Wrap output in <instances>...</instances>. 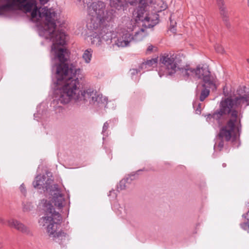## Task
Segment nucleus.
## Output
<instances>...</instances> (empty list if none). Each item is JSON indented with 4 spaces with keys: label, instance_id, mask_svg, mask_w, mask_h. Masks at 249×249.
Masks as SVG:
<instances>
[{
    "label": "nucleus",
    "instance_id": "obj_25",
    "mask_svg": "<svg viewBox=\"0 0 249 249\" xmlns=\"http://www.w3.org/2000/svg\"><path fill=\"white\" fill-rule=\"evenodd\" d=\"M157 51V48L156 46L150 44L148 45L146 49V53L147 54H150L152 53L156 52Z\"/></svg>",
    "mask_w": 249,
    "mask_h": 249
},
{
    "label": "nucleus",
    "instance_id": "obj_13",
    "mask_svg": "<svg viewBox=\"0 0 249 249\" xmlns=\"http://www.w3.org/2000/svg\"><path fill=\"white\" fill-rule=\"evenodd\" d=\"M7 224L10 228H14L22 233L28 234L30 232L28 227L16 219L11 218L7 220Z\"/></svg>",
    "mask_w": 249,
    "mask_h": 249
},
{
    "label": "nucleus",
    "instance_id": "obj_8",
    "mask_svg": "<svg viewBox=\"0 0 249 249\" xmlns=\"http://www.w3.org/2000/svg\"><path fill=\"white\" fill-rule=\"evenodd\" d=\"M128 2L131 5H136L137 4L142 5L139 6L137 11V18L139 20L145 22L146 26L152 27L159 22V15L156 13L149 14L147 10H150L151 7L145 3L146 0H127Z\"/></svg>",
    "mask_w": 249,
    "mask_h": 249
},
{
    "label": "nucleus",
    "instance_id": "obj_5",
    "mask_svg": "<svg viewBox=\"0 0 249 249\" xmlns=\"http://www.w3.org/2000/svg\"><path fill=\"white\" fill-rule=\"evenodd\" d=\"M237 94L238 96L234 99L227 98L224 100L221 101L219 110L215 112L213 115L209 114L207 115V120L211 118L216 120L219 119L224 114H230L231 111L235 110L244 103H247L246 106L249 105L248 98H249V91H247L245 87L240 88L238 89Z\"/></svg>",
    "mask_w": 249,
    "mask_h": 249
},
{
    "label": "nucleus",
    "instance_id": "obj_3",
    "mask_svg": "<svg viewBox=\"0 0 249 249\" xmlns=\"http://www.w3.org/2000/svg\"><path fill=\"white\" fill-rule=\"evenodd\" d=\"M79 82L78 75L71 79H69L63 84L59 90L57 100L62 104H67L71 100L85 103L89 102L90 104H99L105 101V98L96 91L89 89L80 90L78 88Z\"/></svg>",
    "mask_w": 249,
    "mask_h": 249
},
{
    "label": "nucleus",
    "instance_id": "obj_6",
    "mask_svg": "<svg viewBox=\"0 0 249 249\" xmlns=\"http://www.w3.org/2000/svg\"><path fill=\"white\" fill-rule=\"evenodd\" d=\"M41 205L46 216L42 217L39 222L43 226H46V232L49 237L52 238L58 233L57 230L62 217L59 213L54 211L53 206L47 200H43Z\"/></svg>",
    "mask_w": 249,
    "mask_h": 249
},
{
    "label": "nucleus",
    "instance_id": "obj_33",
    "mask_svg": "<svg viewBox=\"0 0 249 249\" xmlns=\"http://www.w3.org/2000/svg\"><path fill=\"white\" fill-rule=\"evenodd\" d=\"M40 0L41 4H45L49 1V0Z\"/></svg>",
    "mask_w": 249,
    "mask_h": 249
},
{
    "label": "nucleus",
    "instance_id": "obj_4",
    "mask_svg": "<svg viewBox=\"0 0 249 249\" xmlns=\"http://www.w3.org/2000/svg\"><path fill=\"white\" fill-rule=\"evenodd\" d=\"M3 4L0 6V15L7 16L16 10H20L25 13H31V19L37 22L43 18H39L38 15L44 8L37 9L35 0H2Z\"/></svg>",
    "mask_w": 249,
    "mask_h": 249
},
{
    "label": "nucleus",
    "instance_id": "obj_21",
    "mask_svg": "<svg viewBox=\"0 0 249 249\" xmlns=\"http://www.w3.org/2000/svg\"><path fill=\"white\" fill-rule=\"evenodd\" d=\"M102 40H103L100 34L97 35L91 38V43L96 46H99L101 44Z\"/></svg>",
    "mask_w": 249,
    "mask_h": 249
},
{
    "label": "nucleus",
    "instance_id": "obj_35",
    "mask_svg": "<svg viewBox=\"0 0 249 249\" xmlns=\"http://www.w3.org/2000/svg\"><path fill=\"white\" fill-rule=\"evenodd\" d=\"M2 244H1V243H0V249L1 248H2Z\"/></svg>",
    "mask_w": 249,
    "mask_h": 249
},
{
    "label": "nucleus",
    "instance_id": "obj_11",
    "mask_svg": "<svg viewBox=\"0 0 249 249\" xmlns=\"http://www.w3.org/2000/svg\"><path fill=\"white\" fill-rule=\"evenodd\" d=\"M50 192L53 196L52 201L55 207L60 209L65 205V200L64 196L60 193L58 185L54 184L51 186V189Z\"/></svg>",
    "mask_w": 249,
    "mask_h": 249
},
{
    "label": "nucleus",
    "instance_id": "obj_27",
    "mask_svg": "<svg viewBox=\"0 0 249 249\" xmlns=\"http://www.w3.org/2000/svg\"><path fill=\"white\" fill-rule=\"evenodd\" d=\"M215 50L216 52L219 53H223L224 52L223 48L219 45H217L216 46H215Z\"/></svg>",
    "mask_w": 249,
    "mask_h": 249
},
{
    "label": "nucleus",
    "instance_id": "obj_7",
    "mask_svg": "<svg viewBox=\"0 0 249 249\" xmlns=\"http://www.w3.org/2000/svg\"><path fill=\"white\" fill-rule=\"evenodd\" d=\"M230 113L229 120L220 129L218 137L220 139H224L226 141L233 142L238 139L240 135L238 124L240 119L238 116L237 110H233Z\"/></svg>",
    "mask_w": 249,
    "mask_h": 249
},
{
    "label": "nucleus",
    "instance_id": "obj_18",
    "mask_svg": "<svg viewBox=\"0 0 249 249\" xmlns=\"http://www.w3.org/2000/svg\"><path fill=\"white\" fill-rule=\"evenodd\" d=\"M92 50L91 49L86 50L83 55L82 58L86 63H89L92 57Z\"/></svg>",
    "mask_w": 249,
    "mask_h": 249
},
{
    "label": "nucleus",
    "instance_id": "obj_26",
    "mask_svg": "<svg viewBox=\"0 0 249 249\" xmlns=\"http://www.w3.org/2000/svg\"><path fill=\"white\" fill-rule=\"evenodd\" d=\"M172 15H171L170 18V30L171 32H172L173 33H176V29L175 28V26L176 25V22L173 21V20H172Z\"/></svg>",
    "mask_w": 249,
    "mask_h": 249
},
{
    "label": "nucleus",
    "instance_id": "obj_12",
    "mask_svg": "<svg viewBox=\"0 0 249 249\" xmlns=\"http://www.w3.org/2000/svg\"><path fill=\"white\" fill-rule=\"evenodd\" d=\"M46 177L45 176L38 175L37 176L34 181L33 184L35 188H40L41 187L43 188H46V190H50L51 189V186L50 185L52 183V179H48L45 182Z\"/></svg>",
    "mask_w": 249,
    "mask_h": 249
},
{
    "label": "nucleus",
    "instance_id": "obj_19",
    "mask_svg": "<svg viewBox=\"0 0 249 249\" xmlns=\"http://www.w3.org/2000/svg\"><path fill=\"white\" fill-rule=\"evenodd\" d=\"M158 59L157 58H152L143 62L142 64V68H144L145 69L148 68L153 66L157 63Z\"/></svg>",
    "mask_w": 249,
    "mask_h": 249
},
{
    "label": "nucleus",
    "instance_id": "obj_34",
    "mask_svg": "<svg viewBox=\"0 0 249 249\" xmlns=\"http://www.w3.org/2000/svg\"><path fill=\"white\" fill-rule=\"evenodd\" d=\"M0 223L4 224L5 223L4 220L2 218L0 217Z\"/></svg>",
    "mask_w": 249,
    "mask_h": 249
},
{
    "label": "nucleus",
    "instance_id": "obj_20",
    "mask_svg": "<svg viewBox=\"0 0 249 249\" xmlns=\"http://www.w3.org/2000/svg\"><path fill=\"white\" fill-rule=\"evenodd\" d=\"M203 87V89L202 90L200 96V100L201 101H203L206 97L208 96L210 94V90L209 89L210 88L206 86H204V84L202 85Z\"/></svg>",
    "mask_w": 249,
    "mask_h": 249
},
{
    "label": "nucleus",
    "instance_id": "obj_31",
    "mask_svg": "<svg viewBox=\"0 0 249 249\" xmlns=\"http://www.w3.org/2000/svg\"><path fill=\"white\" fill-rule=\"evenodd\" d=\"M108 125H109V124H108L107 122H106L104 124V126H103V132L106 131L107 129V128L108 127Z\"/></svg>",
    "mask_w": 249,
    "mask_h": 249
},
{
    "label": "nucleus",
    "instance_id": "obj_15",
    "mask_svg": "<svg viewBox=\"0 0 249 249\" xmlns=\"http://www.w3.org/2000/svg\"><path fill=\"white\" fill-rule=\"evenodd\" d=\"M216 3L219 7L220 13L221 16H223V20L226 22V25L228 26L229 23H228V17L226 8L225 6L224 2L223 0H216Z\"/></svg>",
    "mask_w": 249,
    "mask_h": 249
},
{
    "label": "nucleus",
    "instance_id": "obj_30",
    "mask_svg": "<svg viewBox=\"0 0 249 249\" xmlns=\"http://www.w3.org/2000/svg\"><path fill=\"white\" fill-rule=\"evenodd\" d=\"M139 71H140L139 70H138L137 69H133L130 70L131 74L132 75H134V74H138Z\"/></svg>",
    "mask_w": 249,
    "mask_h": 249
},
{
    "label": "nucleus",
    "instance_id": "obj_17",
    "mask_svg": "<svg viewBox=\"0 0 249 249\" xmlns=\"http://www.w3.org/2000/svg\"><path fill=\"white\" fill-rule=\"evenodd\" d=\"M124 0H111L110 2L111 7L118 10H120L124 7Z\"/></svg>",
    "mask_w": 249,
    "mask_h": 249
},
{
    "label": "nucleus",
    "instance_id": "obj_28",
    "mask_svg": "<svg viewBox=\"0 0 249 249\" xmlns=\"http://www.w3.org/2000/svg\"><path fill=\"white\" fill-rule=\"evenodd\" d=\"M19 190H20L21 193L22 194H23L24 195L26 194V187H25V185L24 184H22L20 186Z\"/></svg>",
    "mask_w": 249,
    "mask_h": 249
},
{
    "label": "nucleus",
    "instance_id": "obj_10",
    "mask_svg": "<svg viewBox=\"0 0 249 249\" xmlns=\"http://www.w3.org/2000/svg\"><path fill=\"white\" fill-rule=\"evenodd\" d=\"M105 7V4L101 1L93 2L89 8V14L93 18H96L99 21H102L104 20L103 16Z\"/></svg>",
    "mask_w": 249,
    "mask_h": 249
},
{
    "label": "nucleus",
    "instance_id": "obj_9",
    "mask_svg": "<svg viewBox=\"0 0 249 249\" xmlns=\"http://www.w3.org/2000/svg\"><path fill=\"white\" fill-rule=\"evenodd\" d=\"M145 35L143 29H141V31L136 33L134 37L129 33L127 32L118 38L116 44L118 47H126L133 39L136 41H141L144 38Z\"/></svg>",
    "mask_w": 249,
    "mask_h": 249
},
{
    "label": "nucleus",
    "instance_id": "obj_36",
    "mask_svg": "<svg viewBox=\"0 0 249 249\" xmlns=\"http://www.w3.org/2000/svg\"><path fill=\"white\" fill-rule=\"evenodd\" d=\"M247 61L248 63L249 64V59H247Z\"/></svg>",
    "mask_w": 249,
    "mask_h": 249
},
{
    "label": "nucleus",
    "instance_id": "obj_22",
    "mask_svg": "<svg viewBox=\"0 0 249 249\" xmlns=\"http://www.w3.org/2000/svg\"><path fill=\"white\" fill-rule=\"evenodd\" d=\"M217 142L215 143V145L214 146L215 148H216L219 151H221L224 147V140H224V139L219 138L218 136L217 137Z\"/></svg>",
    "mask_w": 249,
    "mask_h": 249
},
{
    "label": "nucleus",
    "instance_id": "obj_16",
    "mask_svg": "<svg viewBox=\"0 0 249 249\" xmlns=\"http://www.w3.org/2000/svg\"><path fill=\"white\" fill-rule=\"evenodd\" d=\"M52 239L59 244H64L69 240V237L66 233L60 231L55 235V237L52 238Z\"/></svg>",
    "mask_w": 249,
    "mask_h": 249
},
{
    "label": "nucleus",
    "instance_id": "obj_23",
    "mask_svg": "<svg viewBox=\"0 0 249 249\" xmlns=\"http://www.w3.org/2000/svg\"><path fill=\"white\" fill-rule=\"evenodd\" d=\"M245 217L247 219V222L241 224V227L245 230L249 229V211L247 213Z\"/></svg>",
    "mask_w": 249,
    "mask_h": 249
},
{
    "label": "nucleus",
    "instance_id": "obj_32",
    "mask_svg": "<svg viewBox=\"0 0 249 249\" xmlns=\"http://www.w3.org/2000/svg\"><path fill=\"white\" fill-rule=\"evenodd\" d=\"M167 5L164 2H162V5L161 6V9L160 11L166 9L167 8Z\"/></svg>",
    "mask_w": 249,
    "mask_h": 249
},
{
    "label": "nucleus",
    "instance_id": "obj_37",
    "mask_svg": "<svg viewBox=\"0 0 249 249\" xmlns=\"http://www.w3.org/2000/svg\"><path fill=\"white\" fill-rule=\"evenodd\" d=\"M248 6H249V0L248 1Z\"/></svg>",
    "mask_w": 249,
    "mask_h": 249
},
{
    "label": "nucleus",
    "instance_id": "obj_2",
    "mask_svg": "<svg viewBox=\"0 0 249 249\" xmlns=\"http://www.w3.org/2000/svg\"><path fill=\"white\" fill-rule=\"evenodd\" d=\"M159 61L158 73L160 77L172 75L178 71L180 75L185 78L192 76L201 79L204 83V86L215 88V84L206 66L199 65L196 68H193L189 64L183 65L179 55L171 53L161 54Z\"/></svg>",
    "mask_w": 249,
    "mask_h": 249
},
{
    "label": "nucleus",
    "instance_id": "obj_14",
    "mask_svg": "<svg viewBox=\"0 0 249 249\" xmlns=\"http://www.w3.org/2000/svg\"><path fill=\"white\" fill-rule=\"evenodd\" d=\"M113 34L112 28L109 26L103 27L100 32V35L102 40L105 41H111L113 37Z\"/></svg>",
    "mask_w": 249,
    "mask_h": 249
},
{
    "label": "nucleus",
    "instance_id": "obj_1",
    "mask_svg": "<svg viewBox=\"0 0 249 249\" xmlns=\"http://www.w3.org/2000/svg\"><path fill=\"white\" fill-rule=\"evenodd\" d=\"M55 15L53 10L44 8L39 13L38 17L45 18L44 35L53 42L52 51L54 52L56 57L60 62L56 67L57 84L63 85L69 79L79 75L81 70L76 69L72 65L69 68L66 63L69 57L68 51L65 48L59 47L65 44L66 35L61 31L56 30Z\"/></svg>",
    "mask_w": 249,
    "mask_h": 249
},
{
    "label": "nucleus",
    "instance_id": "obj_29",
    "mask_svg": "<svg viewBox=\"0 0 249 249\" xmlns=\"http://www.w3.org/2000/svg\"><path fill=\"white\" fill-rule=\"evenodd\" d=\"M125 180H122L120 181L119 184V187L121 189H124L125 188Z\"/></svg>",
    "mask_w": 249,
    "mask_h": 249
},
{
    "label": "nucleus",
    "instance_id": "obj_24",
    "mask_svg": "<svg viewBox=\"0 0 249 249\" xmlns=\"http://www.w3.org/2000/svg\"><path fill=\"white\" fill-rule=\"evenodd\" d=\"M32 209V205L31 203L26 202L23 203L22 210L24 212H27Z\"/></svg>",
    "mask_w": 249,
    "mask_h": 249
}]
</instances>
